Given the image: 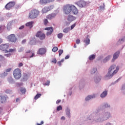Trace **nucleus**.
Here are the masks:
<instances>
[{
	"label": "nucleus",
	"instance_id": "obj_44",
	"mask_svg": "<svg viewBox=\"0 0 125 125\" xmlns=\"http://www.w3.org/2000/svg\"><path fill=\"white\" fill-rule=\"evenodd\" d=\"M20 91L21 93H25L26 92V89L25 88H21L20 89Z\"/></svg>",
	"mask_w": 125,
	"mask_h": 125
},
{
	"label": "nucleus",
	"instance_id": "obj_36",
	"mask_svg": "<svg viewBox=\"0 0 125 125\" xmlns=\"http://www.w3.org/2000/svg\"><path fill=\"white\" fill-rule=\"evenodd\" d=\"M8 75V73L6 72V71H5L4 73L0 74V77L1 78H4V77H6Z\"/></svg>",
	"mask_w": 125,
	"mask_h": 125
},
{
	"label": "nucleus",
	"instance_id": "obj_35",
	"mask_svg": "<svg viewBox=\"0 0 125 125\" xmlns=\"http://www.w3.org/2000/svg\"><path fill=\"white\" fill-rule=\"evenodd\" d=\"M5 93H7V94H11V93H12V90L9 89H7L5 90Z\"/></svg>",
	"mask_w": 125,
	"mask_h": 125
},
{
	"label": "nucleus",
	"instance_id": "obj_42",
	"mask_svg": "<svg viewBox=\"0 0 125 125\" xmlns=\"http://www.w3.org/2000/svg\"><path fill=\"white\" fill-rule=\"evenodd\" d=\"M43 85H49L50 84V81L49 80H48L47 82L46 83H43Z\"/></svg>",
	"mask_w": 125,
	"mask_h": 125
},
{
	"label": "nucleus",
	"instance_id": "obj_17",
	"mask_svg": "<svg viewBox=\"0 0 125 125\" xmlns=\"http://www.w3.org/2000/svg\"><path fill=\"white\" fill-rule=\"evenodd\" d=\"M111 58H112V55H108L101 62L102 63H107V62H108L111 60Z\"/></svg>",
	"mask_w": 125,
	"mask_h": 125
},
{
	"label": "nucleus",
	"instance_id": "obj_49",
	"mask_svg": "<svg viewBox=\"0 0 125 125\" xmlns=\"http://www.w3.org/2000/svg\"><path fill=\"white\" fill-rule=\"evenodd\" d=\"M63 53V50L60 49L59 50V56H61V55Z\"/></svg>",
	"mask_w": 125,
	"mask_h": 125
},
{
	"label": "nucleus",
	"instance_id": "obj_21",
	"mask_svg": "<svg viewBox=\"0 0 125 125\" xmlns=\"http://www.w3.org/2000/svg\"><path fill=\"white\" fill-rule=\"evenodd\" d=\"M67 20L69 22H72L74 20H76V17H74L72 15H69L67 17Z\"/></svg>",
	"mask_w": 125,
	"mask_h": 125
},
{
	"label": "nucleus",
	"instance_id": "obj_50",
	"mask_svg": "<svg viewBox=\"0 0 125 125\" xmlns=\"http://www.w3.org/2000/svg\"><path fill=\"white\" fill-rule=\"evenodd\" d=\"M104 6H100V9H102L103 10H104L105 8V4L104 3L103 4Z\"/></svg>",
	"mask_w": 125,
	"mask_h": 125
},
{
	"label": "nucleus",
	"instance_id": "obj_11",
	"mask_svg": "<svg viewBox=\"0 0 125 125\" xmlns=\"http://www.w3.org/2000/svg\"><path fill=\"white\" fill-rule=\"evenodd\" d=\"M94 98H96V94H93L91 95H89L87 96L85 98V101L88 102L91 99H94Z\"/></svg>",
	"mask_w": 125,
	"mask_h": 125
},
{
	"label": "nucleus",
	"instance_id": "obj_15",
	"mask_svg": "<svg viewBox=\"0 0 125 125\" xmlns=\"http://www.w3.org/2000/svg\"><path fill=\"white\" fill-rule=\"evenodd\" d=\"M14 5H15V2H10L5 5V7L6 9H8V10H9V9H10V8L13 7V6H14Z\"/></svg>",
	"mask_w": 125,
	"mask_h": 125
},
{
	"label": "nucleus",
	"instance_id": "obj_4",
	"mask_svg": "<svg viewBox=\"0 0 125 125\" xmlns=\"http://www.w3.org/2000/svg\"><path fill=\"white\" fill-rule=\"evenodd\" d=\"M14 78L16 80H19L21 77H22V74H21V69L19 68H17L15 69L13 71Z\"/></svg>",
	"mask_w": 125,
	"mask_h": 125
},
{
	"label": "nucleus",
	"instance_id": "obj_28",
	"mask_svg": "<svg viewBox=\"0 0 125 125\" xmlns=\"http://www.w3.org/2000/svg\"><path fill=\"white\" fill-rule=\"evenodd\" d=\"M33 23L34 22L33 21L28 22L26 23L25 25L26 26V27H29L31 29V28L33 27Z\"/></svg>",
	"mask_w": 125,
	"mask_h": 125
},
{
	"label": "nucleus",
	"instance_id": "obj_24",
	"mask_svg": "<svg viewBox=\"0 0 125 125\" xmlns=\"http://www.w3.org/2000/svg\"><path fill=\"white\" fill-rule=\"evenodd\" d=\"M124 42H125V36L119 40L117 42V44H121Z\"/></svg>",
	"mask_w": 125,
	"mask_h": 125
},
{
	"label": "nucleus",
	"instance_id": "obj_10",
	"mask_svg": "<svg viewBox=\"0 0 125 125\" xmlns=\"http://www.w3.org/2000/svg\"><path fill=\"white\" fill-rule=\"evenodd\" d=\"M101 79H102L101 75L99 74L95 75L94 77V82L96 83H100V81H101Z\"/></svg>",
	"mask_w": 125,
	"mask_h": 125
},
{
	"label": "nucleus",
	"instance_id": "obj_46",
	"mask_svg": "<svg viewBox=\"0 0 125 125\" xmlns=\"http://www.w3.org/2000/svg\"><path fill=\"white\" fill-rule=\"evenodd\" d=\"M24 51V47H21L18 49V52H22V51Z\"/></svg>",
	"mask_w": 125,
	"mask_h": 125
},
{
	"label": "nucleus",
	"instance_id": "obj_13",
	"mask_svg": "<svg viewBox=\"0 0 125 125\" xmlns=\"http://www.w3.org/2000/svg\"><path fill=\"white\" fill-rule=\"evenodd\" d=\"M53 5L50 6L49 7H44L42 9V13H46V12L50 11V10H51V9H53Z\"/></svg>",
	"mask_w": 125,
	"mask_h": 125
},
{
	"label": "nucleus",
	"instance_id": "obj_61",
	"mask_svg": "<svg viewBox=\"0 0 125 125\" xmlns=\"http://www.w3.org/2000/svg\"><path fill=\"white\" fill-rule=\"evenodd\" d=\"M105 125H113L112 123H110V122H107L105 124Z\"/></svg>",
	"mask_w": 125,
	"mask_h": 125
},
{
	"label": "nucleus",
	"instance_id": "obj_63",
	"mask_svg": "<svg viewBox=\"0 0 125 125\" xmlns=\"http://www.w3.org/2000/svg\"><path fill=\"white\" fill-rule=\"evenodd\" d=\"M43 121H42L41 124H39V123H37V125H43Z\"/></svg>",
	"mask_w": 125,
	"mask_h": 125
},
{
	"label": "nucleus",
	"instance_id": "obj_64",
	"mask_svg": "<svg viewBox=\"0 0 125 125\" xmlns=\"http://www.w3.org/2000/svg\"><path fill=\"white\" fill-rule=\"evenodd\" d=\"M22 66H23V63L22 62H21L19 64V67H22Z\"/></svg>",
	"mask_w": 125,
	"mask_h": 125
},
{
	"label": "nucleus",
	"instance_id": "obj_60",
	"mask_svg": "<svg viewBox=\"0 0 125 125\" xmlns=\"http://www.w3.org/2000/svg\"><path fill=\"white\" fill-rule=\"evenodd\" d=\"M61 102V100H58L56 102V104H59Z\"/></svg>",
	"mask_w": 125,
	"mask_h": 125
},
{
	"label": "nucleus",
	"instance_id": "obj_43",
	"mask_svg": "<svg viewBox=\"0 0 125 125\" xmlns=\"http://www.w3.org/2000/svg\"><path fill=\"white\" fill-rule=\"evenodd\" d=\"M5 29V26L4 25H0V33L2 32L3 30Z\"/></svg>",
	"mask_w": 125,
	"mask_h": 125
},
{
	"label": "nucleus",
	"instance_id": "obj_38",
	"mask_svg": "<svg viewBox=\"0 0 125 125\" xmlns=\"http://www.w3.org/2000/svg\"><path fill=\"white\" fill-rule=\"evenodd\" d=\"M47 0H40L41 4H45V3H47Z\"/></svg>",
	"mask_w": 125,
	"mask_h": 125
},
{
	"label": "nucleus",
	"instance_id": "obj_7",
	"mask_svg": "<svg viewBox=\"0 0 125 125\" xmlns=\"http://www.w3.org/2000/svg\"><path fill=\"white\" fill-rule=\"evenodd\" d=\"M9 47V44H2L0 45V50L5 51V52H8L7 48Z\"/></svg>",
	"mask_w": 125,
	"mask_h": 125
},
{
	"label": "nucleus",
	"instance_id": "obj_27",
	"mask_svg": "<svg viewBox=\"0 0 125 125\" xmlns=\"http://www.w3.org/2000/svg\"><path fill=\"white\" fill-rule=\"evenodd\" d=\"M96 57V55L93 54L89 56L88 59L90 60V61H92V60H94Z\"/></svg>",
	"mask_w": 125,
	"mask_h": 125
},
{
	"label": "nucleus",
	"instance_id": "obj_51",
	"mask_svg": "<svg viewBox=\"0 0 125 125\" xmlns=\"http://www.w3.org/2000/svg\"><path fill=\"white\" fill-rule=\"evenodd\" d=\"M16 50L15 49H10L8 52H14V51H15Z\"/></svg>",
	"mask_w": 125,
	"mask_h": 125
},
{
	"label": "nucleus",
	"instance_id": "obj_30",
	"mask_svg": "<svg viewBox=\"0 0 125 125\" xmlns=\"http://www.w3.org/2000/svg\"><path fill=\"white\" fill-rule=\"evenodd\" d=\"M83 42L85 43L86 45H88L89 44V43L90 42V40L88 38H86L84 40Z\"/></svg>",
	"mask_w": 125,
	"mask_h": 125
},
{
	"label": "nucleus",
	"instance_id": "obj_25",
	"mask_svg": "<svg viewBox=\"0 0 125 125\" xmlns=\"http://www.w3.org/2000/svg\"><path fill=\"white\" fill-rule=\"evenodd\" d=\"M96 72H97V68L94 67L91 69V70L90 71V74L91 75H94V74H95V73H96Z\"/></svg>",
	"mask_w": 125,
	"mask_h": 125
},
{
	"label": "nucleus",
	"instance_id": "obj_31",
	"mask_svg": "<svg viewBox=\"0 0 125 125\" xmlns=\"http://www.w3.org/2000/svg\"><path fill=\"white\" fill-rule=\"evenodd\" d=\"M121 90L123 94H125V83L122 85Z\"/></svg>",
	"mask_w": 125,
	"mask_h": 125
},
{
	"label": "nucleus",
	"instance_id": "obj_3",
	"mask_svg": "<svg viewBox=\"0 0 125 125\" xmlns=\"http://www.w3.org/2000/svg\"><path fill=\"white\" fill-rule=\"evenodd\" d=\"M40 15V11L36 9H33L29 13V17L31 19H35Z\"/></svg>",
	"mask_w": 125,
	"mask_h": 125
},
{
	"label": "nucleus",
	"instance_id": "obj_45",
	"mask_svg": "<svg viewBox=\"0 0 125 125\" xmlns=\"http://www.w3.org/2000/svg\"><path fill=\"white\" fill-rule=\"evenodd\" d=\"M7 29L8 30H10V29H11V23L9 22L7 24Z\"/></svg>",
	"mask_w": 125,
	"mask_h": 125
},
{
	"label": "nucleus",
	"instance_id": "obj_32",
	"mask_svg": "<svg viewBox=\"0 0 125 125\" xmlns=\"http://www.w3.org/2000/svg\"><path fill=\"white\" fill-rule=\"evenodd\" d=\"M7 81L9 83H15L14 80H13V79H12V77H9Z\"/></svg>",
	"mask_w": 125,
	"mask_h": 125
},
{
	"label": "nucleus",
	"instance_id": "obj_41",
	"mask_svg": "<svg viewBox=\"0 0 125 125\" xmlns=\"http://www.w3.org/2000/svg\"><path fill=\"white\" fill-rule=\"evenodd\" d=\"M26 53H29V54H32L31 56H30V58H32V57H34V56L35 55V54L31 53L30 50H28L27 52H26Z\"/></svg>",
	"mask_w": 125,
	"mask_h": 125
},
{
	"label": "nucleus",
	"instance_id": "obj_40",
	"mask_svg": "<svg viewBox=\"0 0 125 125\" xmlns=\"http://www.w3.org/2000/svg\"><path fill=\"white\" fill-rule=\"evenodd\" d=\"M41 96H42V94H37L34 97V99L37 100V99H39Z\"/></svg>",
	"mask_w": 125,
	"mask_h": 125
},
{
	"label": "nucleus",
	"instance_id": "obj_19",
	"mask_svg": "<svg viewBox=\"0 0 125 125\" xmlns=\"http://www.w3.org/2000/svg\"><path fill=\"white\" fill-rule=\"evenodd\" d=\"M107 95H108V90H105L100 94V96L101 98H106Z\"/></svg>",
	"mask_w": 125,
	"mask_h": 125
},
{
	"label": "nucleus",
	"instance_id": "obj_33",
	"mask_svg": "<svg viewBox=\"0 0 125 125\" xmlns=\"http://www.w3.org/2000/svg\"><path fill=\"white\" fill-rule=\"evenodd\" d=\"M63 33H65V34H67V33H69L70 32V27H66L64 28L63 30Z\"/></svg>",
	"mask_w": 125,
	"mask_h": 125
},
{
	"label": "nucleus",
	"instance_id": "obj_54",
	"mask_svg": "<svg viewBox=\"0 0 125 125\" xmlns=\"http://www.w3.org/2000/svg\"><path fill=\"white\" fill-rule=\"evenodd\" d=\"M11 56V54L9 53V54H6L4 55V56H6V57H10Z\"/></svg>",
	"mask_w": 125,
	"mask_h": 125
},
{
	"label": "nucleus",
	"instance_id": "obj_37",
	"mask_svg": "<svg viewBox=\"0 0 125 125\" xmlns=\"http://www.w3.org/2000/svg\"><path fill=\"white\" fill-rule=\"evenodd\" d=\"M121 81V78H118L116 81L111 83V85H114V84H116V83H118Z\"/></svg>",
	"mask_w": 125,
	"mask_h": 125
},
{
	"label": "nucleus",
	"instance_id": "obj_34",
	"mask_svg": "<svg viewBox=\"0 0 125 125\" xmlns=\"http://www.w3.org/2000/svg\"><path fill=\"white\" fill-rule=\"evenodd\" d=\"M23 80H24V81H27V80H28V79H29V75H28V74L24 73L23 74Z\"/></svg>",
	"mask_w": 125,
	"mask_h": 125
},
{
	"label": "nucleus",
	"instance_id": "obj_22",
	"mask_svg": "<svg viewBox=\"0 0 125 125\" xmlns=\"http://www.w3.org/2000/svg\"><path fill=\"white\" fill-rule=\"evenodd\" d=\"M71 110H70V108H69V107H67L65 109V113H66V116H67V117L68 118H71Z\"/></svg>",
	"mask_w": 125,
	"mask_h": 125
},
{
	"label": "nucleus",
	"instance_id": "obj_9",
	"mask_svg": "<svg viewBox=\"0 0 125 125\" xmlns=\"http://www.w3.org/2000/svg\"><path fill=\"white\" fill-rule=\"evenodd\" d=\"M8 40L11 42H15L17 40L16 39V37H15V35L14 34H11L9 35L7 37Z\"/></svg>",
	"mask_w": 125,
	"mask_h": 125
},
{
	"label": "nucleus",
	"instance_id": "obj_20",
	"mask_svg": "<svg viewBox=\"0 0 125 125\" xmlns=\"http://www.w3.org/2000/svg\"><path fill=\"white\" fill-rule=\"evenodd\" d=\"M39 53L41 55H43L46 53V48H41L39 50Z\"/></svg>",
	"mask_w": 125,
	"mask_h": 125
},
{
	"label": "nucleus",
	"instance_id": "obj_23",
	"mask_svg": "<svg viewBox=\"0 0 125 125\" xmlns=\"http://www.w3.org/2000/svg\"><path fill=\"white\" fill-rule=\"evenodd\" d=\"M102 107H104V108H111V105L110 104L104 102L102 104Z\"/></svg>",
	"mask_w": 125,
	"mask_h": 125
},
{
	"label": "nucleus",
	"instance_id": "obj_52",
	"mask_svg": "<svg viewBox=\"0 0 125 125\" xmlns=\"http://www.w3.org/2000/svg\"><path fill=\"white\" fill-rule=\"evenodd\" d=\"M75 26H76V23H74V24H72V25L71 26L70 30H73V29H74Z\"/></svg>",
	"mask_w": 125,
	"mask_h": 125
},
{
	"label": "nucleus",
	"instance_id": "obj_62",
	"mask_svg": "<svg viewBox=\"0 0 125 125\" xmlns=\"http://www.w3.org/2000/svg\"><path fill=\"white\" fill-rule=\"evenodd\" d=\"M26 40H22V42H21V43L22 44H24V43H26Z\"/></svg>",
	"mask_w": 125,
	"mask_h": 125
},
{
	"label": "nucleus",
	"instance_id": "obj_18",
	"mask_svg": "<svg viewBox=\"0 0 125 125\" xmlns=\"http://www.w3.org/2000/svg\"><path fill=\"white\" fill-rule=\"evenodd\" d=\"M71 11L74 15H77L78 14V9L74 5L71 4Z\"/></svg>",
	"mask_w": 125,
	"mask_h": 125
},
{
	"label": "nucleus",
	"instance_id": "obj_1",
	"mask_svg": "<svg viewBox=\"0 0 125 125\" xmlns=\"http://www.w3.org/2000/svg\"><path fill=\"white\" fill-rule=\"evenodd\" d=\"M110 118L111 113L103 110L98 113H94L91 119H88V120L91 121V123L94 124V123H103Z\"/></svg>",
	"mask_w": 125,
	"mask_h": 125
},
{
	"label": "nucleus",
	"instance_id": "obj_47",
	"mask_svg": "<svg viewBox=\"0 0 125 125\" xmlns=\"http://www.w3.org/2000/svg\"><path fill=\"white\" fill-rule=\"evenodd\" d=\"M57 50H58V48L57 47H54L52 49V51H53V52H56Z\"/></svg>",
	"mask_w": 125,
	"mask_h": 125
},
{
	"label": "nucleus",
	"instance_id": "obj_6",
	"mask_svg": "<svg viewBox=\"0 0 125 125\" xmlns=\"http://www.w3.org/2000/svg\"><path fill=\"white\" fill-rule=\"evenodd\" d=\"M7 99H8L7 95L0 94V103H1V104L6 103Z\"/></svg>",
	"mask_w": 125,
	"mask_h": 125
},
{
	"label": "nucleus",
	"instance_id": "obj_2",
	"mask_svg": "<svg viewBox=\"0 0 125 125\" xmlns=\"http://www.w3.org/2000/svg\"><path fill=\"white\" fill-rule=\"evenodd\" d=\"M115 69H116L115 70ZM120 70V66H116V65L113 64L111 65L108 70L107 74L104 76V79L105 80H110V79H112L115 75L117 74L119 72V70ZM113 72L112 73V71Z\"/></svg>",
	"mask_w": 125,
	"mask_h": 125
},
{
	"label": "nucleus",
	"instance_id": "obj_48",
	"mask_svg": "<svg viewBox=\"0 0 125 125\" xmlns=\"http://www.w3.org/2000/svg\"><path fill=\"white\" fill-rule=\"evenodd\" d=\"M62 110V106L59 105L57 107V111H61Z\"/></svg>",
	"mask_w": 125,
	"mask_h": 125
},
{
	"label": "nucleus",
	"instance_id": "obj_56",
	"mask_svg": "<svg viewBox=\"0 0 125 125\" xmlns=\"http://www.w3.org/2000/svg\"><path fill=\"white\" fill-rule=\"evenodd\" d=\"M76 42L77 44H79V43L81 42V40H80V39H78L76 40Z\"/></svg>",
	"mask_w": 125,
	"mask_h": 125
},
{
	"label": "nucleus",
	"instance_id": "obj_5",
	"mask_svg": "<svg viewBox=\"0 0 125 125\" xmlns=\"http://www.w3.org/2000/svg\"><path fill=\"white\" fill-rule=\"evenodd\" d=\"M72 9V4H66L63 6V10L66 15L70 14Z\"/></svg>",
	"mask_w": 125,
	"mask_h": 125
},
{
	"label": "nucleus",
	"instance_id": "obj_26",
	"mask_svg": "<svg viewBox=\"0 0 125 125\" xmlns=\"http://www.w3.org/2000/svg\"><path fill=\"white\" fill-rule=\"evenodd\" d=\"M56 16V14H51L47 16V18L48 19H53L54 17Z\"/></svg>",
	"mask_w": 125,
	"mask_h": 125
},
{
	"label": "nucleus",
	"instance_id": "obj_8",
	"mask_svg": "<svg viewBox=\"0 0 125 125\" xmlns=\"http://www.w3.org/2000/svg\"><path fill=\"white\" fill-rule=\"evenodd\" d=\"M36 36L37 38H40V39L41 40V41H42V40H44L45 39V35L44 33H42V31L38 32Z\"/></svg>",
	"mask_w": 125,
	"mask_h": 125
},
{
	"label": "nucleus",
	"instance_id": "obj_39",
	"mask_svg": "<svg viewBox=\"0 0 125 125\" xmlns=\"http://www.w3.org/2000/svg\"><path fill=\"white\" fill-rule=\"evenodd\" d=\"M63 36H64V34H63V33H60L57 35L58 38L60 39H62V38H63Z\"/></svg>",
	"mask_w": 125,
	"mask_h": 125
},
{
	"label": "nucleus",
	"instance_id": "obj_58",
	"mask_svg": "<svg viewBox=\"0 0 125 125\" xmlns=\"http://www.w3.org/2000/svg\"><path fill=\"white\" fill-rule=\"evenodd\" d=\"M24 27L25 26L24 25H22L21 27H20L19 29V30H22V29H24Z\"/></svg>",
	"mask_w": 125,
	"mask_h": 125
},
{
	"label": "nucleus",
	"instance_id": "obj_53",
	"mask_svg": "<svg viewBox=\"0 0 125 125\" xmlns=\"http://www.w3.org/2000/svg\"><path fill=\"white\" fill-rule=\"evenodd\" d=\"M47 23H48V21L47 19H45L44 20V25H47Z\"/></svg>",
	"mask_w": 125,
	"mask_h": 125
},
{
	"label": "nucleus",
	"instance_id": "obj_14",
	"mask_svg": "<svg viewBox=\"0 0 125 125\" xmlns=\"http://www.w3.org/2000/svg\"><path fill=\"white\" fill-rule=\"evenodd\" d=\"M120 53H121V51L120 50H119V51H117L116 52H115L113 54V57L112 59V62H115V61L116 59H118V58L119 57V56L120 55Z\"/></svg>",
	"mask_w": 125,
	"mask_h": 125
},
{
	"label": "nucleus",
	"instance_id": "obj_12",
	"mask_svg": "<svg viewBox=\"0 0 125 125\" xmlns=\"http://www.w3.org/2000/svg\"><path fill=\"white\" fill-rule=\"evenodd\" d=\"M77 5L79 7H84L86 5V2L84 0H80L76 3Z\"/></svg>",
	"mask_w": 125,
	"mask_h": 125
},
{
	"label": "nucleus",
	"instance_id": "obj_29",
	"mask_svg": "<svg viewBox=\"0 0 125 125\" xmlns=\"http://www.w3.org/2000/svg\"><path fill=\"white\" fill-rule=\"evenodd\" d=\"M29 43L31 45H35V44H36V40L35 39L32 38L29 42Z\"/></svg>",
	"mask_w": 125,
	"mask_h": 125
},
{
	"label": "nucleus",
	"instance_id": "obj_55",
	"mask_svg": "<svg viewBox=\"0 0 125 125\" xmlns=\"http://www.w3.org/2000/svg\"><path fill=\"white\" fill-rule=\"evenodd\" d=\"M10 71H11V68H8L7 69H6L5 71L7 72V73H9V72H10Z\"/></svg>",
	"mask_w": 125,
	"mask_h": 125
},
{
	"label": "nucleus",
	"instance_id": "obj_57",
	"mask_svg": "<svg viewBox=\"0 0 125 125\" xmlns=\"http://www.w3.org/2000/svg\"><path fill=\"white\" fill-rule=\"evenodd\" d=\"M52 63H56V62H57V60H56V59H54L52 61Z\"/></svg>",
	"mask_w": 125,
	"mask_h": 125
},
{
	"label": "nucleus",
	"instance_id": "obj_16",
	"mask_svg": "<svg viewBox=\"0 0 125 125\" xmlns=\"http://www.w3.org/2000/svg\"><path fill=\"white\" fill-rule=\"evenodd\" d=\"M44 30L45 31H48L46 33L47 36H50V35H51L53 32V28L51 27L45 28Z\"/></svg>",
	"mask_w": 125,
	"mask_h": 125
},
{
	"label": "nucleus",
	"instance_id": "obj_59",
	"mask_svg": "<svg viewBox=\"0 0 125 125\" xmlns=\"http://www.w3.org/2000/svg\"><path fill=\"white\" fill-rule=\"evenodd\" d=\"M70 58V55H67L65 57V59L67 60V59H69Z\"/></svg>",
	"mask_w": 125,
	"mask_h": 125
}]
</instances>
